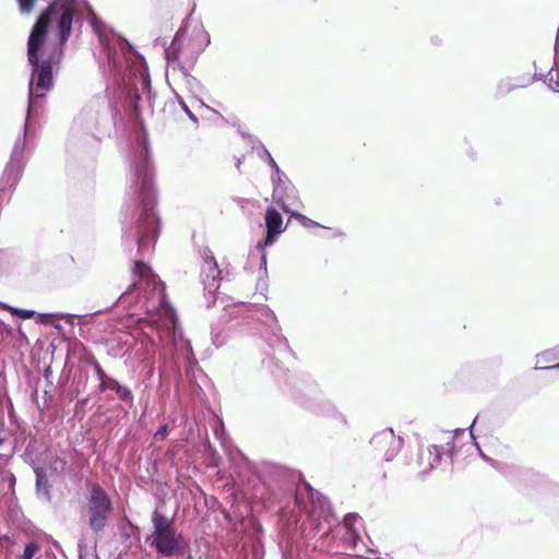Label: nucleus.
I'll use <instances>...</instances> for the list:
<instances>
[{"label": "nucleus", "instance_id": "42", "mask_svg": "<svg viewBox=\"0 0 559 559\" xmlns=\"http://www.w3.org/2000/svg\"><path fill=\"white\" fill-rule=\"evenodd\" d=\"M212 334L214 335V343L216 344V346L222 345V343L217 342V336L214 334V330L212 331Z\"/></svg>", "mask_w": 559, "mask_h": 559}, {"label": "nucleus", "instance_id": "10", "mask_svg": "<svg viewBox=\"0 0 559 559\" xmlns=\"http://www.w3.org/2000/svg\"><path fill=\"white\" fill-rule=\"evenodd\" d=\"M263 481L269 495L264 497V502L269 506L282 504L284 498L288 495V489L284 481L285 471L277 466H265L263 471Z\"/></svg>", "mask_w": 559, "mask_h": 559}, {"label": "nucleus", "instance_id": "2", "mask_svg": "<svg viewBox=\"0 0 559 559\" xmlns=\"http://www.w3.org/2000/svg\"><path fill=\"white\" fill-rule=\"evenodd\" d=\"M132 274L138 282L131 284L118 301L129 307L130 317L142 324V330L147 328L156 333L162 342L174 346L178 359L192 364L191 344L185 338L176 311L166 298L165 284L142 260L134 262Z\"/></svg>", "mask_w": 559, "mask_h": 559}, {"label": "nucleus", "instance_id": "22", "mask_svg": "<svg viewBox=\"0 0 559 559\" xmlns=\"http://www.w3.org/2000/svg\"><path fill=\"white\" fill-rule=\"evenodd\" d=\"M91 365L93 366L94 372L99 381L100 391L112 377L108 376L96 360H92Z\"/></svg>", "mask_w": 559, "mask_h": 559}, {"label": "nucleus", "instance_id": "37", "mask_svg": "<svg viewBox=\"0 0 559 559\" xmlns=\"http://www.w3.org/2000/svg\"><path fill=\"white\" fill-rule=\"evenodd\" d=\"M9 263V257L4 251L0 250V274L4 273Z\"/></svg>", "mask_w": 559, "mask_h": 559}, {"label": "nucleus", "instance_id": "36", "mask_svg": "<svg viewBox=\"0 0 559 559\" xmlns=\"http://www.w3.org/2000/svg\"><path fill=\"white\" fill-rule=\"evenodd\" d=\"M48 316H50V313ZM51 316L58 319H64L66 322L70 325H74V320L76 318V316L71 313H51Z\"/></svg>", "mask_w": 559, "mask_h": 559}, {"label": "nucleus", "instance_id": "40", "mask_svg": "<svg viewBox=\"0 0 559 559\" xmlns=\"http://www.w3.org/2000/svg\"><path fill=\"white\" fill-rule=\"evenodd\" d=\"M476 420H477V417H475V418L473 419V423H472V425H471V426H469V428H468V429H469V436H471V438H473V439H475V436H474V433H473V426L475 425Z\"/></svg>", "mask_w": 559, "mask_h": 559}, {"label": "nucleus", "instance_id": "32", "mask_svg": "<svg viewBox=\"0 0 559 559\" xmlns=\"http://www.w3.org/2000/svg\"><path fill=\"white\" fill-rule=\"evenodd\" d=\"M21 14H29L37 0H16Z\"/></svg>", "mask_w": 559, "mask_h": 559}, {"label": "nucleus", "instance_id": "6", "mask_svg": "<svg viewBox=\"0 0 559 559\" xmlns=\"http://www.w3.org/2000/svg\"><path fill=\"white\" fill-rule=\"evenodd\" d=\"M310 508L308 510V521L310 530L305 533V537L309 538L310 534L314 535L323 530V524L328 525V531L323 533V542H328L330 536L334 538L340 535V539L345 549H355L360 540L359 533L356 528H336L333 527L336 519L328 499L319 491L310 490L309 492Z\"/></svg>", "mask_w": 559, "mask_h": 559}, {"label": "nucleus", "instance_id": "16", "mask_svg": "<svg viewBox=\"0 0 559 559\" xmlns=\"http://www.w3.org/2000/svg\"><path fill=\"white\" fill-rule=\"evenodd\" d=\"M185 29L179 28L176 33L171 44L165 48V57L169 63H176L179 60V55L182 48V40L185 38Z\"/></svg>", "mask_w": 559, "mask_h": 559}, {"label": "nucleus", "instance_id": "29", "mask_svg": "<svg viewBox=\"0 0 559 559\" xmlns=\"http://www.w3.org/2000/svg\"><path fill=\"white\" fill-rule=\"evenodd\" d=\"M542 78L543 74L534 73L533 78L520 76L513 80V82L515 83L516 88H523L531 85L536 80H542Z\"/></svg>", "mask_w": 559, "mask_h": 559}, {"label": "nucleus", "instance_id": "28", "mask_svg": "<svg viewBox=\"0 0 559 559\" xmlns=\"http://www.w3.org/2000/svg\"><path fill=\"white\" fill-rule=\"evenodd\" d=\"M290 216L296 218L306 228L320 226L317 222L312 221L311 218L307 217L306 215L299 212H290Z\"/></svg>", "mask_w": 559, "mask_h": 559}, {"label": "nucleus", "instance_id": "19", "mask_svg": "<svg viewBox=\"0 0 559 559\" xmlns=\"http://www.w3.org/2000/svg\"><path fill=\"white\" fill-rule=\"evenodd\" d=\"M537 366H535V370H542L540 367H548L558 364L559 360V345L539 353L536 356Z\"/></svg>", "mask_w": 559, "mask_h": 559}, {"label": "nucleus", "instance_id": "30", "mask_svg": "<svg viewBox=\"0 0 559 559\" xmlns=\"http://www.w3.org/2000/svg\"><path fill=\"white\" fill-rule=\"evenodd\" d=\"M261 152H262L261 157H265V162L272 168L273 173L280 174L281 169H280L278 165L276 164V162L274 160V158L272 157V155L270 154V152L263 144H261Z\"/></svg>", "mask_w": 559, "mask_h": 559}, {"label": "nucleus", "instance_id": "41", "mask_svg": "<svg viewBox=\"0 0 559 559\" xmlns=\"http://www.w3.org/2000/svg\"><path fill=\"white\" fill-rule=\"evenodd\" d=\"M174 94H175V102L178 104V106H180V100H183V98L175 91H174Z\"/></svg>", "mask_w": 559, "mask_h": 559}, {"label": "nucleus", "instance_id": "9", "mask_svg": "<svg viewBox=\"0 0 559 559\" xmlns=\"http://www.w3.org/2000/svg\"><path fill=\"white\" fill-rule=\"evenodd\" d=\"M86 512L90 528L96 534L104 531L112 512V502L98 484H94L90 490Z\"/></svg>", "mask_w": 559, "mask_h": 559}, {"label": "nucleus", "instance_id": "18", "mask_svg": "<svg viewBox=\"0 0 559 559\" xmlns=\"http://www.w3.org/2000/svg\"><path fill=\"white\" fill-rule=\"evenodd\" d=\"M264 219L267 230L275 231L277 234H282L284 231L283 217L275 209H266Z\"/></svg>", "mask_w": 559, "mask_h": 559}, {"label": "nucleus", "instance_id": "39", "mask_svg": "<svg viewBox=\"0 0 559 559\" xmlns=\"http://www.w3.org/2000/svg\"><path fill=\"white\" fill-rule=\"evenodd\" d=\"M478 450H479V453H480L481 459H483L485 462H488V463H490V464H493V461H492L490 457H488L486 454H484V453H483V451H481L479 448H478Z\"/></svg>", "mask_w": 559, "mask_h": 559}, {"label": "nucleus", "instance_id": "20", "mask_svg": "<svg viewBox=\"0 0 559 559\" xmlns=\"http://www.w3.org/2000/svg\"><path fill=\"white\" fill-rule=\"evenodd\" d=\"M514 90H516V86H515V83L513 82V79H511V78L501 79L496 86V96L503 97Z\"/></svg>", "mask_w": 559, "mask_h": 559}, {"label": "nucleus", "instance_id": "21", "mask_svg": "<svg viewBox=\"0 0 559 559\" xmlns=\"http://www.w3.org/2000/svg\"><path fill=\"white\" fill-rule=\"evenodd\" d=\"M310 411L316 414L326 415L335 412L334 406L329 401H320V403H312L308 406Z\"/></svg>", "mask_w": 559, "mask_h": 559}, {"label": "nucleus", "instance_id": "43", "mask_svg": "<svg viewBox=\"0 0 559 559\" xmlns=\"http://www.w3.org/2000/svg\"><path fill=\"white\" fill-rule=\"evenodd\" d=\"M210 43V36L206 34V45Z\"/></svg>", "mask_w": 559, "mask_h": 559}, {"label": "nucleus", "instance_id": "5", "mask_svg": "<svg viewBox=\"0 0 559 559\" xmlns=\"http://www.w3.org/2000/svg\"><path fill=\"white\" fill-rule=\"evenodd\" d=\"M230 319H241L246 325H254L266 344L280 354L290 352L287 338L282 334V328L273 310L265 305L240 302L226 309Z\"/></svg>", "mask_w": 559, "mask_h": 559}, {"label": "nucleus", "instance_id": "15", "mask_svg": "<svg viewBox=\"0 0 559 559\" xmlns=\"http://www.w3.org/2000/svg\"><path fill=\"white\" fill-rule=\"evenodd\" d=\"M178 71H179L182 83H183L185 87L187 88V91L193 97L200 96L203 92V85L201 84V82L197 78L192 76L188 72V70L181 64L178 66Z\"/></svg>", "mask_w": 559, "mask_h": 559}, {"label": "nucleus", "instance_id": "31", "mask_svg": "<svg viewBox=\"0 0 559 559\" xmlns=\"http://www.w3.org/2000/svg\"><path fill=\"white\" fill-rule=\"evenodd\" d=\"M545 82L551 91L559 93V76H555L552 74V68L549 70V72L545 76Z\"/></svg>", "mask_w": 559, "mask_h": 559}, {"label": "nucleus", "instance_id": "12", "mask_svg": "<svg viewBox=\"0 0 559 559\" xmlns=\"http://www.w3.org/2000/svg\"><path fill=\"white\" fill-rule=\"evenodd\" d=\"M370 444L386 462H390L401 451L403 439L395 436L391 428H386L374 433L370 439Z\"/></svg>", "mask_w": 559, "mask_h": 559}, {"label": "nucleus", "instance_id": "27", "mask_svg": "<svg viewBox=\"0 0 559 559\" xmlns=\"http://www.w3.org/2000/svg\"><path fill=\"white\" fill-rule=\"evenodd\" d=\"M359 519V515L356 513H348L344 516L342 525L340 523L334 522L333 527L336 528H355L354 524Z\"/></svg>", "mask_w": 559, "mask_h": 559}, {"label": "nucleus", "instance_id": "25", "mask_svg": "<svg viewBox=\"0 0 559 559\" xmlns=\"http://www.w3.org/2000/svg\"><path fill=\"white\" fill-rule=\"evenodd\" d=\"M278 235H280V234H277V233H275V231H271V230H267V229H266V235H265L264 239L260 240V241L257 243L255 248H257L259 251H264V249H265L266 247H270V246H272V245L275 242V240H276V238H277V236H278Z\"/></svg>", "mask_w": 559, "mask_h": 559}, {"label": "nucleus", "instance_id": "35", "mask_svg": "<svg viewBox=\"0 0 559 559\" xmlns=\"http://www.w3.org/2000/svg\"><path fill=\"white\" fill-rule=\"evenodd\" d=\"M168 435V426L162 425L157 431L154 433L153 438L155 441L164 440Z\"/></svg>", "mask_w": 559, "mask_h": 559}, {"label": "nucleus", "instance_id": "7", "mask_svg": "<svg viewBox=\"0 0 559 559\" xmlns=\"http://www.w3.org/2000/svg\"><path fill=\"white\" fill-rule=\"evenodd\" d=\"M152 532L146 542L158 558L183 556L190 549L189 540L178 532L174 519L155 510L152 513Z\"/></svg>", "mask_w": 559, "mask_h": 559}, {"label": "nucleus", "instance_id": "1", "mask_svg": "<svg viewBox=\"0 0 559 559\" xmlns=\"http://www.w3.org/2000/svg\"><path fill=\"white\" fill-rule=\"evenodd\" d=\"M75 3L72 0H53L38 16L27 40V59L32 67L28 82V105L23 138L13 145L0 180V192L11 193L22 177L25 141L32 134V118L41 108L45 92L53 86L52 71L63 57L73 23Z\"/></svg>", "mask_w": 559, "mask_h": 559}, {"label": "nucleus", "instance_id": "38", "mask_svg": "<svg viewBox=\"0 0 559 559\" xmlns=\"http://www.w3.org/2000/svg\"><path fill=\"white\" fill-rule=\"evenodd\" d=\"M266 253L262 251L261 258H260V269H263L266 271Z\"/></svg>", "mask_w": 559, "mask_h": 559}, {"label": "nucleus", "instance_id": "11", "mask_svg": "<svg viewBox=\"0 0 559 559\" xmlns=\"http://www.w3.org/2000/svg\"><path fill=\"white\" fill-rule=\"evenodd\" d=\"M222 271L213 255H206L201 271V278L206 299V307H211L216 300V293L221 286Z\"/></svg>", "mask_w": 559, "mask_h": 559}, {"label": "nucleus", "instance_id": "8", "mask_svg": "<svg viewBox=\"0 0 559 559\" xmlns=\"http://www.w3.org/2000/svg\"><path fill=\"white\" fill-rule=\"evenodd\" d=\"M464 433L465 429H455L454 435H452L451 431H444L442 432L441 438V440L444 442L443 444H432L425 449H420L418 453V465L420 467V474H428L433 468L441 465L443 461L452 462L454 439L457 436Z\"/></svg>", "mask_w": 559, "mask_h": 559}, {"label": "nucleus", "instance_id": "34", "mask_svg": "<svg viewBox=\"0 0 559 559\" xmlns=\"http://www.w3.org/2000/svg\"><path fill=\"white\" fill-rule=\"evenodd\" d=\"M180 109L187 115V117L193 122V123H198V118L197 116L191 111V109L189 108V106L187 105V103L185 100H180Z\"/></svg>", "mask_w": 559, "mask_h": 559}, {"label": "nucleus", "instance_id": "23", "mask_svg": "<svg viewBox=\"0 0 559 559\" xmlns=\"http://www.w3.org/2000/svg\"><path fill=\"white\" fill-rule=\"evenodd\" d=\"M95 549H96V542H94V544L92 546L88 545L86 535L82 534V536L78 543V551H79L80 559L83 558L84 556H87L90 550L95 551Z\"/></svg>", "mask_w": 559, "mask_h": 559}, {"label": "nucleus", "instance_id": "24", "mask_svg": "<svg viewBox=\"0 0 559 559\" xmlns=\"http://www.w3.org/2000/svg\"><path fill=\"white\" fill-rule=\"evenodd\" d=\"M0 307L10 310L13 314L17 316L21 319H31L35 316L34 310L13 308L3 302H0Z\"/></svg>", "mask_w": 559, "mask_h": 559}, {"label": "nucleus", "instance_id": "33", "mask_svg": "<svg viewBox=\"0 0 559 559\" xmlns=\"http://www.w3.org/2000/svg\"><path fill=\"white\" fill-rule=\"evenodd\" d=\"M38 551V545L35 543L26 544L23 552V559H32Z\"/></svg>", "mask_w": 559, "mask_h": 559}, {"label": "nucleus", "instance_id": "4", "mask_svg": "<svg viewBox=\"0 0 559 559\" xmlns=\"http://www.w3.org/2000/svg\"><path fill=\"white\" fill-rule=\"evenodd\" d=\"M91 24L107 55L109 67L115 72H120L124 62L132 61L133 63V68L127 64L129 80L123 82L121 93L134 117L140 119L145 112L152 114L155 94L151 90V79L144 58L135 53L126 38L107 33L106 25L96 16L93 17Z\"/></svg>", "mask_w": 559, "mask_h": 559}, {"label": "nucleus", "instance_id": "14", "mask_svg": "<svg viewBox=\"0 0 559 559\" xmlns=\"http://www.w3.org/2000/svg\"><path fill=\"white\" fill-rule=\"evenodd\" d=\"M102 393L110 392L116 394V399L126 403L129 407L133 406L134 396L130 388L119 383L115 378H111L108 383L102 388Z\"/></svg>", "mask_w": 559, "mask_h": 559}, {"label": "nucleus", "instance_id": "13", "mask_svg": "<svg viewBox=\"0 0 559 559\" xmlns=\"http://www.w3.org/2000/svg\"><path fill=\"white\" fill-rule=\"evenodd\" d=\"M271 180L273 185V200L282 207L284 212H289L285 202L295 198L296 191L288 177L280 170L278 173H272Z\"/></svg>", "mask_w": 559, "mask_h": 559}, {"label": "nucleus", "instance_id": "26", "mask_svg": "<svg viewBox=\"0 0 559 559\" xmlns=\"http://www.w3.org/2000/svg\"><path fill=\"white\" fill-rule=\"evenodd\" d=\"M68 463L64 459L55 456L49 463L50 471L56 474H63L67 469Z\"/></svg>", "mask_w": 559, "mask_h": 559}, {"label": "nucleus", "instance_id": "3", "mask_svg": "<svg viewBox=\"0 0 559 559\" xmlns=\"http://www.w3.org/2000/svg\"><path fill=\"white\" fill-rule=\"evenodd\" d=\"M131 185L129 193L135 198L134 203H124L122 210V239L133 241L140 258L148 255L159 233V218L155 213L156 194L152 160L148 153L147 136L138 131L131 143Z\"/></svg>", "mask_w": 559, "mask_h": 559}, {"label": "nucleus", "instance_id": "17", "mask_svg": "<svg viewBox=\"0 0 559 559\" xmlns=\"http://www.w3.org/2000/svg\"><path fill=\"white\" fill-rule=\"evenodd\" d=\"M34 473L36 476V491L39 497H43L45 500L49 501L50 496V486L48 483L47 474L45 468L40 466L34 467Z\"/></svg>", "mask_w": 559, "mask_h": 559}]
</instances>
